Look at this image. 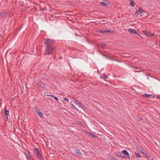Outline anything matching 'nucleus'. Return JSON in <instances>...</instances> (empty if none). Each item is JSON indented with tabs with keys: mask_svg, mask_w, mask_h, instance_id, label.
<instances>
[{
	"mask_svg": "<svg viewBox=\"0 0 160 160\" xmlns=\"http://www.w3.org/2000/svg\"><path fill=\"white\" fill-rule=\"evenodd\" d=\"M45 40L44 45L46 47L45 49V55H48L52 54L55 51L56 47L52 45L55 43V40L49 39L44 38Z\"/></svg>",
	"mask_w": 160,
	"mask_h": 160,
	"instance_id": "f257e3e1",
	"label": "nucleus"
},
{
	"mask_svg": "<svg viewBox=\"0 0 160 160\" xmlns=\"http://www.w3.org/2000/svg\"><path fill=\"white\" fill-rule=\"evenodd\" d=\"M33 152L36 155V157L40 160H42V158L41 157V154L38 148H36L33 149Z\"/></svg>",
	"mask_w": 160,
	"mask_h": 160,
	"instance_id": "f03ea898",
	"label": "nucleus"
},
{
	"mask_svg": "<svg viewBox=\"0 0 160 160\" xmlns=\"http://www.w3.org/2000/svg\"><path fill=\"white\" fill-rule=\"evenodd\" d=\"M100 3L104 7L107 6L109 4V2L106 0H104L102 2H100Z\"/></svg>",
	"mask_w": 160,
	"mask_h": 160,
	"instance_id": "7ed1b4c3",
	"label": "nucleus"
},
{
	"mask_svg": "<svg viewBox=\"0 0 160 160\" xmlns=\"http://www.w3.org/2000/svg\"><path fill=\"white\" fill-rule=\"evenodd\" d=\"M24 154L25 155L26 158H29L31 156V153L28 150H27L26 151H25Z\"/></svg>",
	"mask_w": 160,
	"mask_h": 160,
	"instance_id": "20e7f679",
	"label": "nucleus"
},
{
	"mask_svg": "<svg viewBox=\"0 0 160 160\" xmlns=\"http://www.w3.org/2000/svg\"><path fill=\"white\" fill-rule=\"evenodd\" d=\"M35 112L38 114V115L41 118H43L44 117V116L42 113L40 112L39 110L37 109L36 110H35Z\"/></svg>",
	"mask_w": 160,
	"mask_h": 160,
	"instance_id": "39448f33",
	"label": "nucleus"
},
{
	"mask_svg": "<svg viewBox=\"0 0 160 160\" xmlns=\"http://www.w3.org/2000/svg\"><path fill=\"white\" fill-rule=\"evenodd\" d=\"M128 31L131 33L136 34L139 35V34L137 32L135 29H134L130 28L128 29Z\"/></svg>",
	"mask_w": 160,
	"mask_h": 160,
	"instance_id": "423d86ee",
	"label": "nucleus"
},
{
	"mask_svg": "<svg viewBox=\"0 0 160 160\" xmlns=\"http://www.w3.org/2000/svg\"><path fill=\"white\" fill-rule=\"evenodd\" d=\"M122 152L129 159H130V157L129 156V153L126 150H123Z\"/></svg>",
	"mask_w": 160,
	"mask_h": 160,
	"instance_id": "0eeeda50",
	"label": "nucleus"
},
{
	"mask_svg": "<svg viewBox=\"0 0 160 160\" xmlns=\"http://www.w3.org/2000/svg\"><path fill=\"white\" fill-rule=\"evenodd\" d=\"M144 32L145 33V34L148 37H152L153 35H154V34H153L152 33H151L150 32Z\"/></svg>",
	"mask_w": 160,
	"mask_h": 160,
	"instance_id": "6e6552de",
	"label": "nucleus"
},
{
	"mask_svg": "<svg viewBox=\"0 0 160 160\" xmlns=\"http://www.w3.org/2000/svg\"><path fill=\"white\" fill-rule=\"evenodd\" d=\"M152 94H148L147 93L144 94L142 96L143 97H147V98H150L152 96Z\"/></svg>",
	"mask_w": 160,
	"mask_h": 160,
	"instance_id": "1a4fd4ad",
	"label": "nucleus"
},
{
	"mask_svg": "<svg viewBox=\"0 0 160 160\" xmlns=\"http://www.w3.org/2000/svg\"><path fill=\"white\" fill-rule=\"evenodd\" d=\"M74 151L78 155L81 154H82L80 150L78 149H76L74 150Z\"/></svg>",
	"mask_w": 160,
	"mask_h": 160,
	"instance_id": "9d476101",
	"label": "nucleus"
},
{
	"mask_svg": "<svg viewBox=\"0 0 160 160\" xmlns=\"http://www.w3.org/2000/svg\"><path fill=\"white\" fill-rule=\"evenodd\" d=\"M98 32L101 33L102 34H104L107 33L106 30H101L98 31Z\"/></svg>",
	"mask_w": 160,
	"mask_h": 160,
	"instance_id": "9b49d317",
	"label": "nucleus"
},
{
	"mask_svg": "<svg viewBox=\"0 0 160 160\" xmlns=\"http://www.w3.org/2000/svg\"><path fill=\"white\" fill-rule=\"evenodd\" d=\"M108 77L105 74H103L102 76L101 77V78L102 79H105L108 78Z\"/></svg>",
	"mask_w": 160,
	"mask_h": 160,
	"instance_id": "f8f14e48",
	"label": "nucleus"
},
{
	"mask_svg": "<svg viewBox=\"0 0 160 160\" xmlns=\"http://www.w3.org/2000/svg\"><path fill=\"white\" fill-rule=\"evenodd\" d=\"M143 156L145 157L146 159L149 160L150 159V157L148 155L147 153L145 152V153L144 154Z\"/></svg>",
	"mask_w": 160,
	"mask_h": 160,
	"instance_id": "ddd939ff",
	"label": "nucleus"
},
{
	"mask_svg": "<svg viewBox=\"0 0 160 160\" xmlns=\"http://www.w3.org/2000/svg\"><path fill=\"white\" fill-rule=\"evenodd\" d=\"M9 113V111L6 110V107H5V110L4 112V114L5 116H8Z\"/></svg>",
	"mask_w": 160,
	"mask_h": 160,
	"instance_id": "4468645a",
	"label": "nucleus"
},
{
	"mask_svg": "<svg viewBox=\"0 0 160 160\" xmlns=\"http://www.w3.org/2000/svg\"><path fill=\"white\" fill-rule=\"evenodd\" d=\"M130 4L132 6H134L135 5V2L133 0H130Z\"/></svg>",
	"mask_w": 160,
	"mask_h": 160,
	"instance_id": "2eb2a0df",
	"label": "nucleus"
},
{
	"mask_svg": "<svg viewBox=\"0 0 160 160\" xmlns=\"http://www.w3.org/2000/svg\"><path fill=\"white\" fill-rule=\"evenodd\" d=\"M89 135L90 136H91L92 137H94L95 138H97L98 137V136H96L94 134H93L92 133H89Z\"/></svg>",
	"mask_w": 160,
	"mask_h": 160,
	"instance_id": "dca6fc26",
	"label": "nucleus"
},
{
	"mask_svg": "<svg viewBox=\"0 0 160 160\" xmlns=\"http://www.w3.org/2000/svg\"><path fill=\"white\" fill-rule=\"evenodd\" d=\"M139 13H142L145 12V11L142 9V7H140L139 8V11H138Z\"/></svg>",
	"mask_w": 160,
	"mask_h": 160,
	"instance_id": "f3484780",
	"label": "nucleus"
},
{
	"mask_svg": "<svg viewBox=\"0 0 160 160\" xmlns=\"http://www.w3.org/2000/svg\"><path fill=\"white\" fill-rule=\"evenodd\" d=\"M47 95L48 96H50L51 97H52L53 98L56 100L57 101H58V98L56 97H55L54 96H52L51 95Z\"/></svg>",
	"mask_w": 160,
	"mask_h": 160,
	"instance_id": "a211bd4d",
	"label": "nucleus"
},
{
	"mask_svg": "<svg viewBox=\"0 0 160 160\" xmlns=\"http://www.w3.org/2000/svg\"><path fill=\"white\" fill-rule=\"evenodd\" d=\"M135 155L137 157H142L139 153L137 152H135Z\"/></svg>",
	"mask_w": 160,
	"mask_h": 160,
	"instance_id": "6ab92c4d",
	"label": "nucleus"
},
{
	"mask_svg": "<svg viewBox=\"0 0 160 160\" xmlns=\"http://www.w3.org/2000/svg\"><path fill=\"white\" fill-rule=\"evenodd\" d=\"M8 13L7 12H3V17H6L8 16Z\"/></svg>",
	"mask_w": 160,
	"mask_h": 160,
	"instance_id": "aec40b11",
	"label": "nucleus"
},
{
	"mask_svg": "<svg viewBox=\"0 0 160 160\" xmlns=\"http://www.w3.org/2000/svg\"><path fill=\"white\" fill-rule=\"evenodd\" d=\"M106 31H107V33L108 32V33H113L114 32V31H112V30H108V29L106 30Z\"/></svg>",
	"mask_w": 160,
	"mask_h": 160,
	"instance_id": "412c9836",
	"label": "nucleus"
},
{
	"mask_svg": "<svg viewBox=\"0 0 160 160\" xmlns=\"http://www.w3.org/2000/svg\"><path fill=\"white\" fill-rule=\"evenodd\" d=\"M78 105H79V107L82 108H83V105H82V103L81 102H79L78 103Z\"/></svg>",
	"mask_w": 160,
	"mask_h": 160,
	"instance_id": "4be33fe9",
	"label": "nucleus"
},
{
	"mask_svg": "<svg viewBox=\"0 0 160 160\" xmlns=\"http://www.w3.org/2000/svg\"><path fill=\"white\" fill-rule=\"evenodd\" d=\"M99 46H101L102 47H103L106 46V45L105 44H103L102 43H100L99 44Z\"/></svg>",
	"mask_w": 160,
	"mask_h": 160,
	"instance_id": "5701e85b",
	"label": "nucleus"
},
{
	"mask_svg": "<svg viewBox=\"0 0 160 160\" xmlns=\"http://www.w3.org/2000/svg\"><path fill=\"white\" fill-rule=\"evenodd\" d=\"M70 104L71 106H72L74 108H75V109H77L75 107L74 105L72 104V102H70Z\"/></svg>",
	"mask_w": 160,
	"mask_h": 160,
	"instance_id": "b1692460",
	"label": "nucleus"
},
{
	"mask_svg": "<svg viewBox=\"0 0 160 160\" xmlns=\"http://www.w3.org/2000/svg\"><path fill=\"white\" fill-rule=\"evenodd\" d=\"M115 154H116V155L118 157H121V156L122 154L121 153H118L117 154H116L115 153Z\"/></svg>",
	"mask_w": 160,
	"mask_h": 160,
	"instance_id": "393cba45",
	"label": "nucleus"
},
{
	"mask_svg": "<svg viewBox=\"0 0 160 160\" xmlns=\"http://www.w3.org/2000/svg\"><path fill=\"white\" fill-rule=\"evenodd\" d=\"M139 12L138 11L137 12H136L135 13V16H138L139 14Z\"/></svg>",
	"mask_w": 160,
	"mask_h": 160,
	"instance_id": "a878e982",
	"label": "nucleus"
},
{
	"mask_svg": "<svg viewBox=\"0 0 160 160\" xmlns=\"http://www.w3.org/2000/svg\"><path fill=\"white\" fill-rule=\"evenodd\" d=\"M121 157L122 158H124L128 157H127L125 155H121Z\"/></svg>",
	"mask_w": 160,
	"mask_h": 160,
	"instance_id": "bb28decb",
	"label": "nucleus"
},
{
	"mask_svg": "<svg viewBox=\"0 0 160 160\" xmlns=\"http://www.w3.org/2000/svg\"><path fill=\"white\" fill-rule=\"evenodd\" d=\"M3 12H0V18H2L3 17Z\"/></svg>",
	"mask_w": 160,
	"mask_h": 160,
	"instance_id": "cd10ccee",
	"label": "nucleus"
},
{
	"mask_svg": "<svg viewBox=\"0 0 160 160\" xmlns=\"http://www.w3.org/2000/svg\"><path fill=\"white\" fill-rule=\"evenodd\" d=\"M137 148L139 149H143L142 148H141V147L139 146V145H138V146H137Z\"/></svg>",
	"mask_w": 160,
	"mask_h": 160,
	"instance_id": "c85d7f7f",
	"label": "nucleus"
},
{
	"mask_svg": "<svg viewBox=\"0 0 160 160\" xmlns=\"http://www.w3.org/2000/svg\"><path fill=\"white\" fill-rule=\"evenodd\" d=\"M130 67H132L133 68H135V69H139V68H138V67H134L133 66H131V65H130Z\"/></svg>",
	"mask_w": 160,
	"mask_h": 160,
	"instance_id": "c756f323",
	"label": "nucleus"
},
{
	"mask_svg": "<svg viewBox=\"0 0 160 160\" xmlns=\"http://www.w3.org/2000/svg\"><path fill=\"white\" fill-rule=\"evenodd\" d=\"M64 99L65 101H66L67 102H68L69 101V100L68 99H67L66 98H64Z\"/></svg>",
	"mask_w": 160,
	"mask_h": 160,
	"instance_id": "7c9ffc66",
	"label": "nucleus"
},
{
	"mask_svg": "<svg viewBox=\"0 0 160 160\" xmlns=\"http://www.w3.org/2000/svg\"><path fill=\"white\" fill-rule=\"evenodd\" d=\"M73 99L74 100V101L76 102L78 104V103L79 102V101L78 100H76L74 98H73Z\"/></svg>",
	"mask_w": 160,
	"mask_h": 160,
	"instance_id": "2f4dec72",
	"label": "nucleus"
},
{
	"mask_svg": "<svg viewBox=\"0 0 160 160\" xmlns=\"http://www.w3.org/2000/svg\"><path fill=\"white\" fill-rule=\"evenodd\" d=\"M27 160H33V159L31 157L28 158H27Z\"/></svg>",
	"mask_w": 160,
	"mask_h": 160,
	"instance_id": "473e14b6",
	"label": "nucleus"
},
{
	"mask_svg": "<svg viewBox=\"0 0 160 160\" xmlns=\"http://www.w3.org/2000/svg\"><path fill=\"white\" fill-rule=\"evenodd\" d=\"M112 160H118L116 158H112Z\"/></svg>",
	"mask_w": 160,
	"mask_h": 160,
	"instance_id": "72a5a7b5",
	"label": "nucleus"
},
{
	"mask_svg": "<svg viewBox=\"0 0 160 160\" xmlns=\"http://www.w3.org/2000/svg\"><path fill=\"white\" fill-rule=\"evenodd\" d=\"M134 71L135 72H141V71H138V70H137V71H135V70H134Z\"/></svg>",
	"mask_w": 160,
	"mask_h": 160,
	"instance_id": "f704fd0d",
	"label": "nucleus"
},
{
	"mask_svg": "<svg viewBox=\"0 0 160 160\" xmlns=\"http://www.w3.org/2000/svg\"><path fill=\"white\" fill-rule=\"evenodd\" d=\"M5 117H6V120H8V116H5Z\"/></svg>",
	"mask_w": 160,
	"mask_h": 160,
	"instance_id": "c9c22d12",
	"label": "nucleus"
},
{
	"mask_svg": "<svg viewBox=\"0 0 160 160\" xmlns=\"http://www.w3.org/2000/svg\"><path fill=\"white\" fill-rule=\"evenodd\" d=\"M101 54H102V55L103 56H104V57H107L106 56V55H104V54H102V53H101Z\"/></svg>",
	"mask_w": 160,
	"mask_h": 160,
	"instance_id": "e433bc0d",
	"label": "nucleus"
},
{
	"mask_svg": "<svg viewBox=\"0 0 160 160\" xmlns=\"http://www.w3.org/2000/svg\"><path fill=\"white\" fill-rule=\"evenodd\" d=\"M141 151L142 153L143 154V155H144V154L145 153V152H143L142 151Z\"/></svg>",
	"mask_w": 160,
	"mask_h": 160,
	"instance_id": "4c0bfd02",
	"label": "nucleus"
},
{
	"mask_svg": "<svg viewBox=\"0 0 160 160\" xmlns=\"http://www.w3.org/2000/svg\"><path fill=\"white\" fill-rule=\"evenodd\" d=\"M45 8V9L46 10L47 9L45 8H43L42 9V11H43V10H44V9Z\"/></svg>",
	"mask_w": 160,
	"mask_h": 160,
	"instance_id": "58836bf2",
	"label": "nucleus"
},
{
	"mask_svg": "<svg viewBox=\"0 0 160 160\" xmlns=\"http://www.w3.org/2000/svg\"><path fill=\"white\" fill-rule=\"evenodd\" d=\"M75 34L76 35L78 36V35L76 33H75Z\"/></svg>",
	"mask_w": 160,
	"mask_h": 160,
	"instance_id": "ea45409f",
	"label": "nucleus"
},
{
	"mask_svg": "<svg viewBox=\"0 0 160 160\" xmlns=\"http://www.w3.org/2000/svg\"><path fill=\"white\" fill-rule=\"evenodd\" d=\"M151 160H153V159H151Z\"/></svg>",
	"mask_w": 160,
	"mask_h": 160,
	"instance_id": "a19ab883",
	"label": "nucleus"
},
{
	"mask_svg": "<svg viewBox=\"0 0 160 160\" xmlns=\"http://www.w3.org/2000/svg\"><path fill=\"white\" fill-rule=\"evenodd\" d=\"M159 46L160 47V43H159Z\"/></svg>",
	"mask_w": 160,
	"mask_h": 160,
	"instance_id": "79ce46f5",
	"label": "nucleus"
}]
</instances>
